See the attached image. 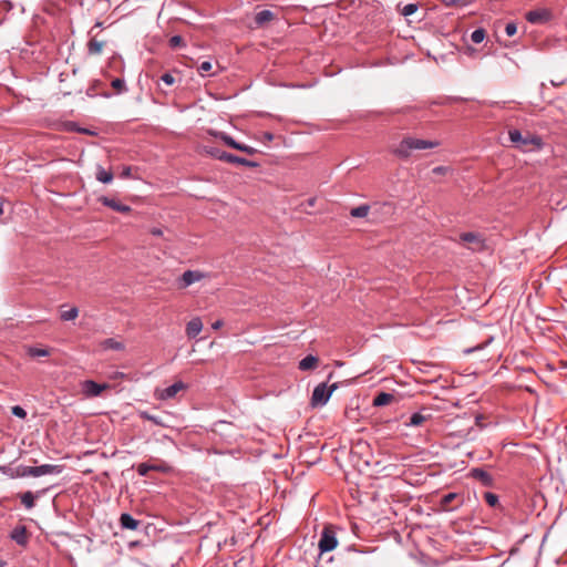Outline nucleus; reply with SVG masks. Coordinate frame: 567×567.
Masks as SVG:
<instances>
[{"label":"nucleus","mask_w":567,"mask_h":567,"mask_svg":"<svg viewBox=\"0 0 567 567\" xmlns=\"http://www.w3.org/2000/svg\"><path fill=\"white\" fill-rule=\"evenodd\" d=\"M439 141H427L414 136H405L394 148V154L400 158H409L414 151H423L440 146Z\"/></svg>","instance_id":"1"},{"label":"nucleus","mask_w":567,"mask_h":567,"mask_svg":"<svg viewBox=\"0 0 567 567\" xmlns=\"http://www.w3.org/2000/svg\"><path fill=\"white\" fill-rule=\"evenodd\" d=\"M508 136L511 142L523 152H528L532 150H540L543 146V141L539 136L527 133L525 136L518 130H511L508 132Z\"/></svg>","instance_id":"2"},{"label":"nucleus","mask_w":567,"mask_h":567,"mask_svg":"<svg viewBox=\"0 0 567 567\" xmlns=\"http://www.w3.org/2000/svg\"><path fill=\"white\" fill-rule=\"evenodd\" d=\"M16 476L19 477H25V476H33L39 477L42 475H49V474H60L62 472L61 465H53V464H43L40 466H23L20 465L16 467Z\"/></svg>","instance_id":"3"},{"label":"nucleus","mask_w":567,"mask_h":567,"mask_svg":"<svg viewBox=\"0 0 567 567\" xmlns=\"http://www.w3.org/2000/svg\"><path fill=\"white\" fill-rule=\"evenodd\" d=\"M204 152H205V154L210 155L212 157H215L217 159H220V161H224V162H227V163L244 165V166H248V167H256L257 166V163H255V162L248 161V159L243 158V157H238V156L233 155V154H228V153H226L224 151H220L217 147L205 146L204 147Z\"/></svg>","instance_id":"4"},{"label":"nucleus","mask_w":567,"mask_h":567,"mask_svg":"<svg viewBox=\"0 0 567 567\" xmlns=\"http://www.w3.org/2000/svg\"><path fill=\"white\" fill-rule=\"evenodd\" d=\"M337 389V384L333 383L331 386H327L326 383L318 384L311 395L310 404L313 408L324 405L330 399L332 392Z\"/></svg>","instance_id":"5"},{"label":"nucleus","mask_w":567,"mask_h":567,"mask_svg":"<svg viewBox=\"0 0 567 567\" xmlns=\"http://www.w3.org/2000/svg\"><path fill=\"white\" fill-rule=\"evenodd\" d=\"M338 540L336 538V533L331 525H328L323 528L321 533L320 540L318 543V547L321 553L331 551L337 547Z\"/></svg>","instance_id":"6"},{"label":"nucleus","mask_w":567,"mask_h":567,"mask_svg":"<svg viewBox=\"0 0 567 567\" xmlns=\"http://www.w3.org/2000/svg\"><path fill=\"white\" fill-rule=\"evenodd\" d=\"M526 20L533 24H542L551 18V12L548 9L530 10L526 13Z\"/></svg>","instance_id":"7"},{"label":"nucleus","mask_w":567,"mask_h":567,"mask_svg":"<svg viewBox=\"0 0 567 567\" xmlns=\"http://www.w3.org/2000/svg\"><path fill=\"white\" fill-rule=\"evenodd\" d=\"M203 278H205L203 272L197 270H187L178 279V288L184 289L197 281H200Z\"/></svg>","instance_id":"8"},{"label":"nucleus","mask_w":567,"mask_h":567,"mask_svg":"<svg viewBox=\"0 0 567 567\" xmlns=\"http://www.w3.org/2000/svg\"><path fill=\"white\" fill-rule=\"evenodd\" d=\"M460 238L462 241L472 245L471 248L473 250H482L485 246L483 237L477 233H463Z\"/></svg>","instance_id":"9"},{"label":"nucleus","mask_w":567,"mask_h":567,"mask_svg":"<svg viewBox=\"0 0 567 567\" xmlns=\"http://www.w3.org/2000/svg\"><path fill=\"white\" fill-rule=\"evenodd\" d=\"M107 388V384H99L92 380H86L83 383L82 390L86 396H97Z\"/></svg>","instance_id":"10"},{"label":"nucleus","mask_w":567,"mask_h":567,"mask_svg":"<svg viewBox=\"0 0 567 567\" xmlns=\"http://www.w3.org/2000/svg\"><path fill=\"white\" fill-rule=\"evenodd\" d=\"M202 330H203V322H202L200 318L195 317L186 326V336L189 339H193V338L197 337Z\"/></svg>","instance_id":"11"},{"label":"nucleus","mask_w":567,"mask_h":567,"mask_svg":"<svg viewBox=\"0 0 567 567\" xmlns=\"http://www.w3.org/2000/svg\"><path fill=\"white\" fill-rule=\"evenodd\" d=\"M186 385L182 382H175L173 385L164 389L159 395L162 400H167L174 398L178 392L183 391Z\"/></svg>","instance_id":"12"},{"label":"nucleus","mask_w":567,"mask_h":567,"mask_svg":"<svg viewBox=\"0 0 567 567\" xmlns=\"http://www.w3.org/2000/svg\"><path fill=\"white\" fill-rule=\"evenodd\" d=\"M100 200L103 203V205L116 210V212H120V213H130L131 212V207L127 206V205H123L118 202H116L115 199H112V198H109V197H101Z\"/></svg>","instance_id":"13"},{"label":"nucleus","mask_w":567,"mask_h":567,"mask_svg":"<svg viewBox=\"0 0 567 567\" xmlns=\"http://www.w3.org/2000/svg\"><path fill=\"white\" fill-rule=\"evenodd\" d=\"M394 401L395 396L392 393L380 392L374 396L372 404L373 406H385Z\"/></svg>","instance_id":"14"},{"label":"nucleus","mask_w":567,"mask_h":567,"mask_svg":"<svg viewBox=\"0 0 567 567\" xmlns=\"http://www.w3.org/2000/svg\"><path fill=\"white\" fill-rule=\"evenodd\" d=\"M318 364L319 359L312 354H309L299 362V369L302 371H309L316 369Z\"/></svg>","instance_id":"15"},{"label":"nucleus","mask_w":567,"mask_h":567,"mask_svg":"<svg viewBox=\"0 0 567 567\" xmlns=\"http://www.w3.org/2000/svg\"><path fill=\"white\" fill-rule=\"evenodd\" d=\"M275 19V13L270 10H262L255 16V22L258 27H262L266 23Z\"/></svg>","instance_id":"16"},{"label":"nucleus","mask_w":567,"mask_h":567,"mask_svg":"<svg viewBox=\"0 0 567 567\" xmlns=\"http://www.w3.org/2000/svg\"><path fill=\"white\" fill-rule=\"evenodd\" d=\"M120 523L123 528L135 530L140 522L133 518L130 514H122L120 517Z\"/></svg>","instance_id":"17"},{"label":"nucleus","mask_w":567,"mask_h":567,"mask_svg":"<svg viewBox=\"0 0 567 567\" xmlns=\"http://www.w3.org/2000/svg\"><path fill=\"white\" fill-rule=\"evenodd\" d=\"M209 134H212L213 136H215L217 138H220L229 147H233L235 150H237L239 147V143H237L231 136L227 135L224 132L210 131Z\"/></svg>","instance_id":"18"},{"label":"nucleus","mask_w":567,"mask_h":567,"mask_svg":"<svg viewBox=\"0 0 567 567\" xmlns=\"http://www.w3.org/2000/svg\"><path fill=\"white\" fill-rule=\"evenodd\" d=\"M101 347L104 350H116V351H122L125 348L123 342L117 341L113 338L103 340L101 342Z\"/></svg>","instance_id":"19"},{"label":"nucleus","mask_w":567,"mask_h":567,"mask_svg":"<svg viewBox=\"0 0 567 567\" xmlns=\"http://www.w3.org/2000/svg\"><path fill=\"white\" fill-rule=\"evenodd\" d=\"M95 177L99 182L109 184L113 181V173L105 171L102 166H97Z\"/></svg>","instance_id":"20"},{"label":"nucleus","mask_w":567,"mask_h":567,"mask_svg":"<svg viewBox=\"0 0 567 567\" xmlns=\"http://www.w3.org/2000/svg\"><path fill=\"white\" fill-rule=\"evenodd\" d=\"M456 498H460L458 494H456V493H449V494L444 495L441 498V506H442V508L445 509V511L454 509L456 506H453L452 503Z\"/></svg>","instance_id":"21"},{"label":"nucleus","mask_w":567,"mask_h":567,"mask_svg":"<svg viewBox=\"0 0 567 567\" xmlns=\"http://www.w3.org/2000/svg\"><path fill=\"white\" fill-rule=\"evenodd\" d=\"M471 474L474 478L482 481L486 485L489 484L492 481L491 475L482 468H473L471 471Z\"/></svg>","instance_id":"22"},{"label":"nucleus","mask_w":567,"mask_h":567,"mask_svg":"<svg viewBox=\"0 0 567 567\" xmlns=\"http://www.w3.org/2000/svg\"><path fill=\"white\" fill-rule=\"evenodd\" d=\"M104 48V42L99 41L96 39H91L87 44V50L90 54H100Z\"/></svg>","instance_id":"23"},{"label":"nucleus","mask_w":567,"mask_h":567,"mask_svg":"<svg viewBox=\"0 0 567 567\" xmlns=\"http://www.w3.org/2000/svg\"><path fill=\"white\" fill-rule=\"evenodd\" d=\"M27 352L30 357L37 358V357H48L51 351L47 348L29 347Z\"/></svg>","instance_id":"24"},{"label":"nucleus","mask_w":567,"mask_h":567,"mask_svg":"<svg viewBox=\"0 0 567 567\" xmlns=\"http://www.w3.org/2000/svg\"><path fill=\"white\" fill-rule=\"evenodd\" d=\"M12 538L20 545H24L27 543L28 536L25 533V528L22 527L20 529H14L12 533Z\"/></svg>","instance_id":"25"},{"label":"nucleus","mask_w":567,"mask_h":567,"mask_svg":"<svg viewBox=\"0 0 567 567\" xmlns=\"http://www.w3.org/2000/svg\"><path fill=\"white\" fill-rule=\"evenodd\" d=\"M21 498V503L27 507V508H32L34 506V495L32 492L28 491L23 494H21L20 496Z\"/></svg>","instance_id":"26"},{"label":"nucleus","mask_w":567,"mask_h":567,"mask_svg":"<svg viewBox=\"0 0 567 567\" xmlns=\"http://www.w3.org/2000/svg\"><path fill=\"white\" fill-rule=\"evenodd\" d=\"M426 421V416L423 415L422 413L420 412H416V413H413L411 416H410V421H409V425H412V426H420L421 424H423L424 422Z\"/></svg>","instance_id":"27"},{"label":"nucleus","mask_w":567,"mask_h":567,"mask_svg":"<svg viewBox=\"0 0 567 567\" xmlns=\"http://www.w3.org/2000/svg\"><path fill=\"white\" fill-rule=\"evenodd\" d=\"M78 316H79V310L76 307H73L69 310L62 311L60 317L63 321H69V320H74Z\"/></svg>","instance_id":"28"},{"label":"nucleus","mask_w":567,"mask_h":567,"mask_svg":"<svg viewBox=\"0 0 567 567\" xmlns=\"http://www.w3.org/2000/svg\"><path fill=\"white\" fill-rule=\"evenodd\" d=\"M485 35H486V32L484 29L480 28V29H476L472 32L471 34V40L478 44L481 43L484 39H485Z\"/></svg>","instance_id":"29"},{"label":"nucleus","mask_w":567,"mask_h":567,"mask_svg":"<svg viewBox=\"0 0 567 567\" xmlns=\"http://www.w3.org/2000/svg\"><path fill=\"white\" fill-rule=\"evenodd\" d=\"M484 499L491 507H496L498 505V496L494 493H484Z\"/></svg>","instance_id":"30"},{"label":"nucleus","mask_w":567,"mask_h":567,"mask_svg":"<svg viewBox=\"0 0 567 567\" xmlns=\"http://www.w3.org/2000/svg\"><path fill=\"white\" fill-rule=\"evenodd\" d=\"M417 10L416 3H408L401 9V14L404 17L412 16Z\"/></svg>","instance_id":"31"},{"label":"nucleus","mask_w":567,"mask_h":567,"mask_svg":"<svg viewBox=\"0 0 567 567\" xmlns=\"http://www.w3.org/2000/svg\"><path fill=\"white\" fill-rule=\"evenodd\" d=\"M140 416L144 420L155 423L156 425H161V426L164 425V423L162 421H159L158 417L151 415L148 412L143 411L140 413Z\"/></svg>","instance_id":"32"},{"label":"nucleus","mask_w":567,"mask_h":567,"mask_svg":"<svg viewBox=\"0 0 567 567\" xmlns=\"http://www.w3.org/2000/svg\"><path fill=\"white\" fill-rule=\"evenodd\" d=\"M370 209H371V206H369V205L357 206V218L367 217L369 215Z\"/></svg>","instance_id":"33"},{"label":"nucleus","mask_w":567,"mask_h":567,"mask_svg":"<svg viewBox=\"0 0 567 567\" xmlns=\"http://www.w3.org/2000/svg\"><path fill=\"white\" fill-rule=\"evenodd\" d=\"M213 69V65L209 61H204L200 63V65L198 66V72L202 74V75H206L207 73L210 72V70Z\"/></svg>","instance_id":"34"},{"label":"nucleus","mask_w":567,"mask_h":567,"mask_svg":"<svg viewBox=\"0 0 567 567\" xmlns=\"http://www.w3.org/2000/svg\"><path fill=\"white\" fill-rule=\"evenodd\" d=\"M111 85L117 93L125 90V82L121 79H114Z\"/></svg>","instance_id":"35"},{"label":"nucleus","mask_w":567,"mask_h":567,"mask_svg":"<svg viewBox=\"0 0 567 567\" xmlns=\"http://www.w3.org/2000/svg\"><path fill=\"white\" fill-rule=\"evenodd\" d=\"M136 470L141 476H146L148 474V472L152 471L151 464H147V463L138 464Z\"/></svg>","instance_id":"36"},{"label":"nucleus","mask_w":567,"mask_h":567,"mask_svg":"<svg viewBox=\"0 0 567 567\" xmlns=\"http://www.w3.org/2000/svg\"><path fill=\"white\" fill-rule=\"evenodd\" d=\"M169 45L172 48H177L184 45V40L181 35H174L169 39Z\"/></svg>","instance_id":"37"},{"label":"nucleus","mask_w":567,"mask_h":567,"mask_svg":"<svg viewBox=\"0 0 567 567\" xmlns=\"http://www.w3.org/2000/svg\"><path fill=\"white\" fill-rule=\"evenodd\" d=\"M11 411L13 415L20 419H24L27 416L25 410L19 405L12 406Z\"/></svg>","instance_id":"38"},{"label":"nucleus","mask_w":567,"mask_h":567,"mask_svg":"<svg viewBox=\"0 0 567 567\" xmlns=\"http://www.w3.org/2000/svg\"><path fill=\"white\" fill-rule=\"evenodd\" d=\"M517 32V27L514 22H508L505 27V33L508 37H513Z\"/></svg>","instance_id":"39"},{"label":"nucleus","mask_w":567,"mask_h":567,"mask_svg":"<svg viewBox=\"0 0 567 567\" xmlns=\"http://www.w3.org/2000/svg\"><path fill=\"white\" fill-rule=\"evenodd\" d=\"M151 468H152V471H157V472H167L168 471V466L163 462L157 463V464H151Z\"/></svg>","instance_id":"40"},{"label":"nucleus","mask_w":567,"mask_h":567,"mask_svg":"<svg viewBox=\"0 0 567 567\" xmlns=\"http://www.w3.org/2000/svg\"><path fill=\"white\" fill-rule=\"evenodd\" d=\"M161 79L167 85H173L175 83V78L171 73L163 74Z\"/></svg>","instance_id":"41"},{"label":"nucleus","mask_w":567,"mask_h":567,"mask_svg":"<svg viewBox=\"0 0 567 567\" xmlns=\"http://www.w3.org/2000/svg\"><path fill=\"white\" fill-rule=\"evenodd\" d=\"M237 150L241 151L244 153H247L249 155H254L256 153V150L254 147H250V146L245 145V144H239V147Z\"/></svg>","instance_id":"42"},{"label":"nucleus","mask_w":567,"mask_h":567,"mask_svg":"<svg viewBox=\"0 0 567 567\" xmlns=\"http://www.w3.org/2000/svg\"><path fill=\"white\" fill-rule=\"evenodd\" d=\"M449 168L445 166H436L432 169L433 174L436 175H445L447 173Z\"/></svg>","instance_id":"43"},{"label":"nucleus","mask_w":567,"mask_h":567,"mask_svg":"<svg viewBox=\"0 0 567 567\" xmlns=\"http://www.w3.org/2000/svg\"><path fill=\"white\" fill-rule=\"evenodd\" d=\"M566 82V79H555V80H550V84L555 87H558V86H561L563 84H565Z\"/></svg>","instance_id":"44"},{"label":"nucleus","mask_w":567,"mask_h":567,"mask_svg":"<svg viewBox=\"0 0 567 567\" xmlns=\"http://www.w3.org/2000/svg\"><path fill=\"white\" fill-rule=\"evenodd\" d=\"M150 233L153 235V236H157V237H161L163 236V230L161 228H157V227H154L150 230Z\"/></svg>","instance_id":"45"},{"label":"nucleus","mask_w":567,"mask_h":567,"mask_svg":"<svg viewBox=\"0 0 567 567\" xmlns=\"http://www.w3.org/2000/svg\"><path fill=\"white\" fill-rule=\"evenodd\" d=\"M223 324H224V322H223L221 320H217L216 322H214V323L212 324V328H213V329H215V330H217V329L221 328V327H223Z\"/></svg>","instance_id":"46"},{"label":"nucleus","mask_w":567,"mask_h":567,"mask_svg":"<svg viewBox=\"0 0 567 567\" xmlns=\"http://www.w3.org/2000/svg\"><path fill=\"white\" fill-rule=\"evenodd\" d=\"M122 176L123 177H128L131 176V167H125L123 173H122Z\"/></svg>","instance_id":"47"},{"label":"nucleus","mask_w":567,"mask_h":567,"mask_svg":"<svg viewBox=\"0 0 567 567\" xmlns=\"http://www.w3.org/2000/svg\"><path fill=\"white\" fill-rule=\"evenodd\" d=\"M264 137L267 141H271L274 138V135L271 133L266 132V133H264Z\"/></svg>","instance_id":"48"},{"label":"nucleus","mask_w":567,"mask_h":567,"mask_svg":"<svg viewBox=\"0 0 567 567\" xmlns=\"http://www.w3.org/2000/svg\"><path fill=\"white\" fill-rule=\"evenodd\" d=\"M362 445H367V443L362 441H357V447H361Z\"/></svg>","instance_id":"49"},{"label":"nucleus","mask_w":567,"mask_h":567,"mask_svg":"<svg viewBox=\"0 0 567 567\" xmlns=\"http://www.w3.org/2000/svg\"><path fill=\"white\" fill-rule=\"evenodd\" d=\"M315 200H316L315 198H311V199H309V200H308V203H309V206H313V204H315Z\"/></svg>","instance_id":"50"},{"label":"nucleus","mask_w":567,"mask_h":567,"mask_svg":"<svg viewBox=\"0 0 567 567\" xmlns=\"http://www.w3.org/2000/svg\"><path fill=\"white\" fill-rule=\"evenodd\" d=\"M350 214L354 216V208L351 209Z\"/></svg>","instance_id":"51"}]
</instances>
